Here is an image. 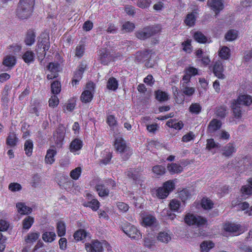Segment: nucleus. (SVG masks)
I'll use <instances>...</instances> for the list:
<instances>
[{
	"label": "nucleus",
	"instance_id": "nucleus-1",
	"mask_svg": "<svg viewBox=\"0 0 252 252\" xmlns=\"http://www.w3.org/2000/svg\"><path fill=\"white\" fill-rule=\"evenodd\" d=\"M34 0H20L17 9V15L22 19L28 18L32 14Z\"/></svg>",
	"mask_w": 252,
	"mask_h": 252
},
{
	"label": "nucleus",
	"instance_id": "nucleus-2",
	"mask_svg": "<svg viewBox=\"0 0 252 252\" xmlns=\"http://www.w3.org/2000/svg\"><path fill=\"white\" fill-rule=\"evenodd\" d=\"M116 186L115 182L111 179L104 180L96 185L95 189L100 197L108 196L110 189H113Z\"/></svg>",
	"mask_w": 252,
	"mask_h": 252
},
{
	"label": "nucleus",
	"instance_id": "nucleus-3",
	"mask_svg": "<svg viewBox=\"0 0 252 252\" xmlns=\"http://www.w3.org/2000/svg\"><path fill=\"white\" fill-rule=\"evenodd\" d=\"M161 27L159 25L147 26L136 32L135 35L140 40H145L159 33Z\"/></svg>",
	"mask_w": 252,
	"mask_h": 252
},
{
	"label": "nucleus",
	"instance_id": "nucleus-4",
	"mask_svg": "<svg viewBox=\"0 0 252 252\" xmlns=\"http://www.w3.org/2000/svg\"><path fill=\"white\" fill-rule=\"evenodd\" d=\"M115 146L116 150L120 153L126 154L123 158L126 160L132 154L131 149L126 146L125 141L122 138H118L116 139Z\"/></svg>",
	"mask_w": 252,
	"mask_h": 252
},
{
	"label": "nucleus",
	"instance_id": "nucleus-5",
	"mask_svg": "<svg viewBox=\"0 0 252 252\" xmlns=\"http://www.w3.org/2000/svg\"><path fill=\"white\" fill-rule=\"evenodd\" d=\"M50 47L49 38L48 36L42 37L41 40L38 41L37 45V53L38 58L42 60L46 55V51H48Z\"/></svg>",
	"mask_w": 252,
	"mask_h": 252
},
{
	"label": "nucleus",
	"instance_id": "nucleus-6",
	"mask_svg": "<svg viewBox=\"0 0 252 252\" xmlns=\"http://www.w3.org/2000/svg\"><path fill=\"white\" fill-rule=\"evenodd\" d=\"M185 222L189 225H196L198 226L205 224L207 222L206 219L192 214H187L184 218Z\"/></svg>",
	"mask_w": 252,
	"mask_h": 252
},
{
	"label": "nucleus",
	"instance_id": "nucleus-7",
	"mask_svg": "<svg viewBox=\"0 0 252 252\" xmlns=\"http://www.w3.org/2000/svg\"><path fill=\"white\" fill-rule=\"evenodd\" d=\"M94 84L93 82H89L86 85L85 90L82 93L80 97V99L83 102L88 103L92 100L94 91Z\"/></svg>",
	"mask_w": 252,
	"mask_h": 252
},
{
	"label": "nucleus",
	"instance_id": "nucleus-8",
	"mask_svg": "<svg viewBox=\"0 0 252 252\" xmlns=\"http://www.w3.org/2000/svg\"><path fill=\"white\" fill-rule=\"evenodd\" d=\"M124 232L130 238L133 239H139L141 238V234L134 226L129 225L124 227Z\"/></svg>",
	"mask_w": 252,
	"mask_h": 252
},
{
	"label": "nucleus",
	"instance_id": "nucleus-9",
	"mask_svg": "<svg viewBox=\"0 0 252 252\" xmlns=\"http://www.w3.org/2000/svg\"><path fill=\"white\" fill-rule=\"evenodd\" d=\"M208 5L216 13L215 16L223 8V4L221 0H208Z\"/></svg>",
	"mask_w": 252,
	"mask_h": 252
},
{
	"label": "nucleus",
	"instance_id": "nucleus-10",
	"mask_svg": "<svg viewBox=\"0 0 252 252\" xmlns=\"http://www.w3.org/2000/svg\"><path fill=\"white\" fill-rule=\"evenodd\" d=\"M224 68L220 61L216 62L213 66V72L216 76L219 79H224V74L223 73Z\"/></svg>",
	"mask_w": 252,
	"mask_h": 252
},
{
	"label": "nucleus",
	"instance_id": "nucleus-11",
	"mask_svg": "<svg viewBox=\"0 0 252 252\" xmlns=\"http://www.w3.org/2000/svg\"><path fill=\"white\" fill-rule=\"evenodd\" d=\"M241 226L239 224L227 222L223 226L224 230L228 232L238 235L240 233Z\"/></svg>",
	"mask_w": 252,
	"mask_h": 252
},
{
	"label": "nucleus",
	"instance_id": "nucleus-12",
	"mask_svg": "<svg viewBox=\"0 0 252 252\" xmlns=\"http://www.w3.org/2000/svg\"><path fill=\"white\" fill-rule=\"evenodd\" d=\"M42 109L43 105L40 100L34 99L32 102L30 109L32 113H34L38 116Z\"/></svg>",
	"mask_w": 252,
	"mask_h": 252
},
{
	"label": "nucleus",
	"instance_id": "nucleus-13",
	"mask_svg": "<svg viewBox=\"0 0 252 252\" xmlns=\"http://www.w3.org/2000/svg\"><path fill=\"white\" fill-rule=\"evenodd\" d=\"M236 152V148L235 145L233 143H229L222 148V155L225 157H230Z\"/></svg>",
	"mask_w": 252,
	"mask_h": 252
},
{
	"label": "nucleus",
	"instance_id": "nucleus-14",
	"mask_svg": "<svg viewBox=\"0 0 252 252\" xmlns=\"http://www.w3.org/2000/svg\"><path fill=\"white\" fill-rule=\"evenodd\" d=\"M86 249L87 252H101L102 246L99 241H95L91 244H86Z\"/></svg>",
	"mask_w": 252,
	"mask_h": 252
},
{
	"label": "nucleus",
	"instance_id": "nucleus-15",
	"mask_svg": "<svg viewBox=\"0 0 252 252\" xmlns=\"http://www.w3.org/2000/svg\"><path fill=\"white\" fill-rule=\"evenodd\" d=\"M222 125L221 122L217 119H212L209 123L207 130L209 133H212L220 128Z\"/></svg>",
	"mask_w": 252,
	"mask_h": 252
},
{
	"label": "nucleus",
	"instance_id": "nucleus-16",
	"mask_svg": "<svg viewBox=\"0 0 252 252\" xmlns=\"http://www.w3.org/2000/svg\"><path fill=\"white\" fill-rule=\"evenodd\" d=\"M57 154L56 149L55 147H51L47 152L45 158V161L48 164H52L54 161V157Z\"/></svg>",
	"mask_w": 252,
	"mask_h": 252
},
{
	"label": "nucleus",
	"instance_id": "nucleus-17",
	"mask_svg": "<svg viewBox=\"0 0 252 252\" xmlns=\"http://www.w3.org/2000/svg\"><path fill=\"white\" fill-rule=\"evenodd\" d=\"M236 101L241 105L249 106L252 103V97L248 94L240 95L236 100Z\"/></svg>",
	"mask_w": 252,
	"mask_h": 252
},
{
	"label": "nucleus",
	"instance_id": "nucleus-18",
	"mask_svg": "<svg viewBox=\"0 0 252 252\" xmlns=\"http://www.w3.org/2000/svg\"><path fill=\"white\" fill-rule=\"evenodd\" d=\"M16 206L18 213L21 215H28L30 214L32 211V209L31 207L27 206L24 203H17Z\"/></svg>",
	"mask_w": 252,
	"mask_h": 252
},
{
	"label": "nucleus",
	"instance_id": "nucleus-19",
	"mask_svg": "<svg viewBox=\"0 0 252 252\" xmlns=\"http://www.w3.org/2000/svg\"><path fill=\"white\" fill-rule=\"evenodd\" d=\"M231 107L235 117L237 119L240 118L242 115L241 106L236 101L235 99L232 101Z\"/></svg>",
	"mask_w": 252,
	"mask_h": 252
},
{
	"label": "nucleus",
	"instance_id": "nucleus-20",
	"mask_svg": "<svg viewBox=\"0 0 252 252\" xmlns=\"http://www.w3.org/2000/svg\"><path fill=\"white\" fill-rule=\"evenodd\" d=\"M82 147V141L78 139H75L70 144V150L71 152H75L80 150Z\"/></svg>",
	"mask_w": 252,
	"mask_h": 252
},
{
	"label": "nucleus",
	"instance_id": "nucleus-21",
	"mask_svg": "<svg viewBox=\"0 0 252 252\" xmlns=\"http://www.w3.org/2000/svg\"><path fill=\"white\" fill-rule=\"evenodd\" d=\"M56 237V235L54 231H45L42 235V238L45 242L51 243L54 241Z\"/></svg>",
	"mask_w": 252,
	"mask_h": 252
},
{
	"label": "nucleus",
	"instance_id": "nucleus-22",
	"mask_svg": "<svg viewBox=\"0 0 252 252\" xmlns=\"http://www.w3.org/2000/svg\"><path fill=\"white\" fill-rule=\"evenodd\" d=\"M167 169L171 174L179 173L183 171V167L177 163H172L168 165Z\"/></svg>",
	"mask_w": 252,
	"mask_h": 252
},
{
	"label": "nucleus",
	"instance_id": "nucleus-23",
	"mask_svg": "<svg viewBox=\"0 0 252 252\" xmlns=\"http://www.w3.org/2000/svg\"><path fill=\"white\" fill-rule=\"evenodd\" d=\"M18 142V138L14 132H10L7 137L6 143L11 146H15Z\"/></svg>",
	"mask_w": 252,
	"mask_h": 252
},
{
	"label": "nucleus",
	"instance_id": "nucleus-24",
	"mask_svg": "<svg viewBox=\"0 0 252 252\" xmlns=\"http://www.w3.org/2000/svg\"><path fill=\"white\" fill-rule=\"evenodd\" d=\"M106 87L110 90L116 91L118 87V81L115 78L110 77L107 82Z\"/></svg>",
	"mask_w": 252,
	"mask_h": 252
},
{
	"label": "nucleus",
	"instance_id": "nucleus-25",
	"mask_svg": "<svg viewBox=\"0 0 252 252\" xmlns=\"http://www.w3.org/2000/svg\"><path fill=\"white\" fill-rule=\"evenodd\" d=\"M166 125L169 127H172L178 130L182 129L184 126V124L182 122L180 121L177 122L176 120L172 119L168 121Z\"/></svg>",
	"mask_w": 252,
	"mask_h": 252
},
{
	"label": "nucleus",
	"instance_id": "nucleus-26",
	"mask_svg": "<svg viewBox=\"0 0 252 252\" xmlns=\"http://www.w3.org/2000/svg\"><path fill=\"white\" fill-rule=\"evenodd\" d=\"M158 240L162 243H167L171 239L170 235L165 232H160L157 236Z\"/></svg>",
	"mask_w": 252,
	"mask_h": 252
},
{
	"label": "nucleus",
	"instance_id": "nucleus-27",
	"mask_svg": "<svg viewBox=\"0 0 252 252\" xmlns=\"http://www.w3.org/2000/svg\"><path fill=\"white\" fill-rule=\"evenodd\" d=\"M57 231L58 235L59 237H62L65 234L66 228L65 223L62 221H60L57 223Z\"/></svg>",
	"mask_w": 252,
	"mask_h": 252
},
{
	"label": "nucleus",
	"instance_id": "nucleus-28",
	"mask_svg": "<svg viewBox=\"0 0 252 252\" xmlns=\"http://www.w3.org/2000/svg\"><path fill=\"white\" fill-rule=\"evenodd\" d=\"M156 222V219L153 216L147 215L143 218V223L146 226H151Z\"/></svg>",
	"mask_w": 252,
	"mask_h": 252
},
{
	"label": "nucleus",
	"instance_id": "nucleus-29",
	"mask_svg": "<svg viewBox=\"0 0 252 252\" xmlns=\"http://www.w3.org/2000/svg\"><path fill=\"white\" fill-rule=\"evenodd\" d=\"M40 233L39 232L30 233L25 240L27 243H33L38 239Z\"/></svg>",
	"mask_w": 252,
	"mask_h": 252
},
{
	"label": "nucleus",
	"instance_id": "nucleus-30",
	"mask_svg": "<svg viewBox=\"0 0 252 252\" xmlns=\"http://www.w3.org/2000/svg\"><path fill=\"white\" fill-rule=\"evenodd\" d=\"M22 58L26 63H31L34 61V54L32 51H28L24 54Z\"/></svg>",
	"mask_w": 252,
	"mask_h": 252
},
{
	"label": "nucleus",
	"instance_id": "nucleus-31",
	"mask_svg": "<svg viewBox=\"0 0 252 252\" xmlns=\"http://www.w3.org/2000/svg\"><path fill=\"white\" fill-rule=\"evenodd\" d=\"M35 34L33 31H29L26 35L25 42L26 45L31 46L35 42Z\"/></svg>",
	"mask_w": 252,
	"mask_h": 252
},
{
	"label": "nucleus",
	"instance_id": "nucleus-32",
	"mask_svg": "<svg viewBox=\"0 0 252 252\" xmlns=\"http://www.w3.org/2000/svg\"><path fill=\"white\" fill-rule=\"evenodd\" d=\"M181 91L185 95L190 96L194 94L195 89L193 87H188L185 83H182Z\"/></svg>",
	"mask_w": 252,
	"mask_h": 252
},
{
	"label": "nucleus",
	"instance_id": "nucleus-33",
	"mask_svg": "<svg viewBox=\"0 0 252 252\" xmlns=\"http://www.w3.org/2000/svg\"><path fill=\"white\" fill-rule=\"evenodd\" d=\"M51 92L54 94H57L61 92V84L60 81H55L51 85Z\"/></svg>",
	"mask_w": 252,
	"mask_h": 252
},
{
	"label": "nucleus",
	"instance_id": "nucleus-34",
	"mask_svg": "<svg viewBox=\"0 0 252 252\" xmlns=\"http://www.w3.org/2000/svg\"><path fill=\"white\" fill-rule=\"evenodd\" d=\"M219 55L222 59H228L230 56L229 48L226 46L222 47L219 51Z\"/></svg>",
	"mask_w": 252,
	"mask_h": 252
},
{
	"label": "nucleus",
	"instance_id": "nucleus-35",
	"mask_svg": "<svg viewBox=\"0 0 252 252\" xmlns=\"http://www.w3.org/2000/svg\"><path fill=\"white\" fill-rule=\"evenodd\" d=\"M15 64V59L13 56H7L3 61V64L5 66L11 67Z\"/></svg>",
	"mask_w": 252,
	"mask_h": 252
},
{
	"label": "nucleus",
	"instance_id": "nucleus-36",
	"mask_svg": "<svg viewBox=\"0 0 252 252\" xmlns=\"http://www.w3.org/2000/svg\"><path fill=\"white\" fill-rule=\"evenodd\" d=\"M24 149L25 153L28 156H31L32 154L33 150V143L31 140L26 141L24 144Z\"/></svg>",
	"mask_w": 252,
	"mask_h": 252
},
{
	"label": "nucleus",
	"instance_id": "nucleus-37",
	"mask_svg": "<svg viewBox=\"0 0 252 252\" xmlns=\"http://www.w3.org/2000/svg\"><path fill=\"white\" fill-rule=\"evenodd\" d=\"M196 17L194 13H191L190 14H188L187 15V17L185 20V23L186 25L189 27L193 26L195 22Z\"/></svg>",
	"mask_w": 252,
	"mask_h": 252
},
{
	"label": "nucleus",
	"instance_id": "nucleus-38",
	"mask_svg": "<svg viewBox=\"0 0 252 252\" xmlns=\"http://www.w3.org/2000/svg\"><path fill=\"white\" fill-rule=\"evenodd\" d=\"M214 244L211 241H204L200 244L201 252H208L209 251L213 248Z\"/></svg>",
	"mask_w": 252,
	"mask_h": 252
},
{
	"label": "nucleus",
	"instance_id": "nucleus-39",
	"mask_svg": "<svg viewBox=\"0 0 252 252\" xmlns=\"http://www.w3.org/2000/svg\"><path fill=\"white\" fill-rule=\"evenodd\" d=\"M34 222L33 218L31 216L26 217L23 220V228L29 229Z\"/></svg>",
	"mask_w": 252,
	"mask_h": 252
},
{
	"label": "nucleus",
	"instance_id": "nucleus-40",
	"mask_svg": "<svg viewBox=\"0 0 252 252\" xmlns=\"http://www.w3.org/2000/svg\"><path fill=\"white\" fill-rule=\"evenodd\" d=\"M227 113L226 106H220L217 108L215 114L217 116L220 118H224Z\"/></svg>",
	"mask_w": 252,
	"mask_h": 252
},
{
	"label": "nucleus",
	"instance_id": "nucleus-41",
	"mask_svg": "<svg viewBox=\"0 0 252 252\" xmlns=\"http://www.w3.org/2000/svg\"><path fill=\"white\" fill-rule=\"evenodd\" d=\"M156 97L159 101H164L168 99L167 94L165 92L160 90L156 92Z\"/></svg>",
	"mask_w": 252,
	"mask_h": 252
},
{
	"label": "nucleus",
	"instance_id": "nucleus-42",
	"mask_svg": "<svg viewBox=\"0 0 252 252\" xmlns=\"http://www.w3.org/2000/svg\"><path fill=\"white\" fill-rule=\"evenodd\" d=\"M213 202L207 198H203L201 201V206L205 210H210L213 207Z\"/></svg>",
	"mask_w": 252,
	"mask_h": 252
},
{
	"label": "nucleus",
	"instance_id": "nucleus-43",
	"mask_svg": "<svg viewBox=\"0 0 252 252\" xmlns=\"http://www.w3.org/2000/svg\"><path fill=\"white\" fill-rule=\"evenodd\" d=\"M47 68L51 72L58 74L60 69V65L58 63H50L48 65Z\"/></svg>",
	"mask_w": 252,
	"mask_h": 252
},
{
	"label": "nucleus",
	"instance_id": "nucleus-44",
	"mask_svg": "<svg viewBox=\"0 0 252 252\" xmlns=\"http://www.w3.org/2000/svg\"><path fill=\"white\" fill-rule=\"evenodd\" d=\"M194 38L199 43H205L207 41L206 37L200 32H197L194 34Z\"/></svg>",
	"mask_w": 252,
	"mask_h": 252
},
{
	"label": "nucleus",
	"instance_id": "nucleus-45",
	"mask_svg": "<svg viewBox=\"0 0 252 252\" xmlns=\"http://www.w3.org/2000/svg\"><path fill=\"white\" fill-rule=\"evenodd\" d=\"M201 110V107L199 103H192L189 107L190 112L195 114H198Z\"/></svg>",
	"mask_w": 252,
	"mask_h": 252
},
{
	"label": "nucleus",
	"instance_id": "nucleus-46",
	"mask_svg": "<svg viewBox=\"0 0 252 252\" xmlns=\"http://www.w3.org/2000/svg\"><path fill=\"white\" fill-rule=\"evenodd\" d=\"M237 37V32L234 30H231L227 32L225 35V39L228 41L235 40Z\"/></svg>",
	"mask_w": 252,
	"mask_h": 252
},
{
	"label": "nucleus",
	"instance_id": "nucleus-47",
	"mask_svg": "<svg viewBox=\"0 0 252 252\" xmlns=\"http://www.w3.org/2000/svg\"><path fill=\"white\" fill-rule=\"evenodd\" d=\"M87 233L84 230L80 229L74 234V238L77 241L82 240L85 238Z\"/></svg>",
	"mask_w": 252,
	"mask_h": 252
},
{
	"label": "nucleus",
	"instance_id": "nucleus-48",
	"mask_svg": "<svg viewBox=\"0 0 252 252\" xmlns=\"http://www.w3.org/2000/svg\"><path fill=\"white\" fill-rule=\"evenodd\" d=\"M169 194L168 191H166L164 188L161 187L156 190V195L160 199H163L167 197Z\"/></svg>",
	"mask_w": 252,
	"mask_h": 252
},
{
	"label": "nucleus",
	"instance_id": "nucleus-49",
	"mask_svg": "<svg viewBox=\"0 0 252 252\" xmlns=\"http://www.w3.org/2000/svg\"><path fill=\"white\" fill-rule=\"evenodd\" d=\"M82 172L81 168L80 167H76L73 169L70 173V177L74 180H77L80 177Z\"/></svg>",
	"mask_w": 252,
	"mask_h": 252
},
{
	"label": "nucleus",
	"instance_id": "nucleus-50",
	"mask_svg": "<svg viewBox=\"0 0 252 252\" xmlns=\"http://www.w3.org/2000/svg\"><path fill=\"white\" fill-rule=\"evenodd\" d=\"M107 123L111 129H114L117 125V121L113 115H109L107 117Z\"/></svg>",
	"mask_w": 252,
	"mask_h": 252
},
{
	"label": "nucleus",
	"instance_id": "nucleus-51",
	"mask_svg": "<svg viewBox=\"0 0 252 252\" xmlns=\"http://www.w3.org/2000/svg\"><path fill=\"white\" fill-rule=\"evenodd\" d=\"M85 46L83 45H78L76 46L75 50V56L80 58H81L85 52Z\"/></svg>",
	"mask_w": 252,
	"mask_h": 252
},
{
	"label": "nucleus",
	"instance_id": "nucleus-52",
	"mask_svg": "<svg viewBox=\"0 0 252 252\" xmlns=\"http://www.w3.org/2000/svg\"><path fill=\"white\" fill-rule=\"evenodd\" d=\"M153 171L158 175H162L165 173V168L162 165H156L153 167Z\"/></svg>",
	"mask_w": 252,
	"mask_h": 252
},
{
	"label": "nucleus",
	"instance_id": "nucleus-53",
	"mask_svg": "<svg viewBox=\"0 0 252 252\" xmlns=\"http://www.w3.org/2000/svg\"><path fill=\"white\" fill-rule=\"evenodd\" d=\"M180 206V202L176 199L172 200L169 203L170 209L174 211H178Z\"/></svg>",
	"mask_w": 252,
	"mask_h": 252
},
{
	"label": "nucleus",
	"instance_id": "nucleus-54",
	"mask_svg": "<svg viewBox=\"0 0 252 252\" xmlns=\"http://www.w3.org/2000/svg\"><path fill=\"white\" fill-rule=\"evenodd\" d=\"M99 59L102 63L104 64H107L108 62L110 60L109 54L106 51L101 52L100 53Z\"/></svg>",
	"mask_w": 252,
	"mask_h": 252
},
{
	"label": "nucleus",
	"instance_id": "nucleus-55",
	"mask_svg": "<svg viewBox=\"0 0 252 252\" xmlns=\"http://www.w3.org/2000/svg\"><path fill=\"white\" fill-rule=\"evenodd\" d=\"M151 4V0H138L137 5L141 8H146Z\"/></svg>",
	"mask_w": 252,
	"mask_h": 252
},
{
	"label": "nucleus",
	"instance_id": "nucleus-56",
	"mask_svg": "<svg viewBox=\"0 0 252 252\" xmlns=\"http://www.w3.org/2000/svg\"><path fill=\"white\" fill-rule=\"evenodd\" d=\"M99 202L95 199H92L88 202L86 205L87 207L91 208L93 210L96 211L99 208Z\"/></svg>",
	"mask_w": 252,
	"mask_h": 252
},
{
	"label": "nucleus",
	"instance_id": "nucleus-57",
	"mask_svg": "<svg viewBox=\"0 0 252 252\" xmlns=\"http://www.w3.org/2000/svg\"><path fill=\"white\" fill-rule=\"evenodd\" d=\"M59 102V98L56 94L52 95L49 100V106L54 108L58 105Z\"/></svg>",
	"mask_w": 252,
	"mask_h": 252
},
{
	"label": "nucleus",
	"instance_id": "nucleus-58",
	"mask_svg": "<svg viewBox=\"0 0 252 252\" xmlns=\"http://www.w3.org/2000/svg\"><path fill=\"white\" fill-rule=\"evenodd\" d=\"M164 188L166 191H168V194H169V192L173 190L174 188V184L172 181H168L166 182L162 187Z\"/></svg>",
	"mask_w": 252,
	"mask_h": 252
},
{
	"label": "nucleus",
	"instance_id": "nucleus-59",
	"mask_svg": "<svg viewBox=\"0 0 252 252\" xmlns=\"http://www.w3.org/2000/svg\"><path fill=\"white\" fill-rule=\"evenodd\" d=\"M134 24L129 22L125 23L122 26V30H124L126 32H130L134 29Z\"/></svg>",
	"mask_w": 252,
	"mask_h": 252
},
{
	"label": "nucleus",
	"instance_id": "nucleus-60",
	"mask_svg": "<svg viewBox=\"0 0 252 252\" xmlns=\"http://www.w3.org/2000/svg\"><path fill=\"white\" fill-rule=\"evenodd\" d=\"M185 72L191 77L198 74V70L194 67L189 66L185 68Z\"/></svg>",
	"mask_w": 252,
	"mask_h": 252
},
{
	"label": "nucleus",
	"instance_id": "nucleus-61",
	"mask_svg": "<svg viewBox=\"0 0 252 252\" xmlns=\"http://www.w3.org/2000/svg\"><path fill=\"white\" fill-rule=\"evenodd\" d=\"M190 195V193L187 189H183L182 191H180L179 193L180 197L181 198L183 201H185L187 199L189 198Z\"/></svg>",
	"mask_w": 252,
	"mask_h": 252
},
{
	"label": "nucleus",
	"instance_id": "nucleus-62",
	"mask_svg": "<svg viewBox=\"0 0 252 252\" xmlns=\"http://www.w3.org/2000/svg\"><path fill=\"white\" fill-rule=\"evenodd\" d=\"M8 189L12 192L19 191L22 189V186L17 183H12L9 185Z\"/></svg>",
	"mask_w": 252,
	"mask_h": 252
},
{
	"label": "nucleus",
	"instance_id": "nucleus-63",
	"mask_svg": "<svg viewBox=\"0 0 252 252\" xmlns=\"http://www.w3.org/2000/svg\"><path fill=\"white\" fill-rule=\"evenodd\" d=\"M219 147H220L219 144L216 143L213 139H209L207 140L206 148L209 150H210L212 149H213L215 148H219Z\"/></svg>",
	"mask_w": 252,
	"mask_h": 252
},
{
	"label": "nucleus",
	"instance_id": "nucleus-64",
	"mask_svg": "<svg viewBox=\"0 0 252 252\" xmlns=\"http://www.w3.org/2000/svg\"><path fill=\"white\" fill-rule=\"evenodd\" d=\"M241 191L243 195L252 194V187L250 186H244L242 187Z\"/></svg>",
	"mask_w": 252,
	"mask_h": 252
}]
</instances>
